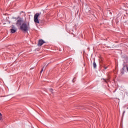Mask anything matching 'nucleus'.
I'll list each match as a JSON object with an SVG mask.
<instances>
[{
	"label": "nucleus",
	"instance_id": "11",
	"mask_svg": "<svg viewBox=\"0 0 128 128\" xmlns=\"http://www.w3.org/2000/svg\"><path fill=\"white\" fill-rule=\"evenodd\" d=\"M43 71H44V68H42V70L40 71V72H42Z\"/></svg>",
	"mask_w": 128,
	"mask_h": 128
},
{
	"label": "nucleus",
	"instance_id": "7",
	"mask_svg": "<svg viewBox=\"0 0 128 128\" xmlns=\"http://www.w3.org/2000/svg\"><path fill=\"white\" fill-rule=\"evenodd\" d=\"M104 82H106V83H108V82H110V80H108V79H107V80L104 79Z\"/></svg>",
	"mask_w": 128,
	"mask_h": 128
},
{
	"label": "nucleus",
	"instance_id": "2",
	"mask_svg": "<svg viewBox=\"0 0 128 128\" xmlns=\"http://www.w3.org/2000/svg\"><path fill=\"white\" fill-rule=\"evenodd\" d=\"M40 14H42L41 12L36 13L34 16V22L36 24H40V20H38V18L40 16Z\"/></svg>",
	"mask_w": 128,
	"mask_h": 128
},
{
	"label": "nucleus",
	"instance_id": "8",
	"mask_svg": "<svg viewBox=\"0 0 128 128\" xmlns=\"http://www.w3.org/2000/svg\"><path fill=\"white\" fill-rule=\"evenodd\" d=\"M50 92L52 93V92H54V90L52 89H50Z\"/></svg>",
	"mask_w": 128,
	"mask_h": 128
},
{
	"label": "nucleus",
	"instance_id": "12",
	"mask_svg": "<svg viewBox=\"0 0 128 128\" xmlns=\"http://www.w3.org/2000/svg\"><path fill=\"white\" fill-rule=\"evenodd\" d=\"M74 78H74V79H73V80H72L73 82H74Z\"/></svg>",
	"mask_w": 128,
	"mask_h": 128
},
{
	"label": "nucleus",
	"instance_id": "3",
	"mask_svg": "<svg viewBox=\"0 0 128 128\" xmlns=\"http://www.w3.org/2000/svg\"><path fill=\"white\" fill-rule=\"evenodd\" d=\"M22 18H20L17 20L16 24L18 26H22Z\"/></svg>",
	"mask_w": 128,
	"mask_h": 128
},
{
	"label": "nucleus",
	"instance_id": "14",
	"mask_svg": "<svg viewBox=\"0 0 128 128\" xmlns=\"http://www.w3.org/2000/svg\"><path fill=\"white\" fill-rule=\"evenodd\" d=\"M124 112H125V111H124V113H123V114H124Z\"/></svg>",
	"mask_w": 128,
	"mask_h": 128
},
{
	"label": "nucleus",
	"instance_id": "5",
	"mask_svg": "<svg viewBox=\"0 0 128 128\" xmlns=\"http://www.w3.org/2000/svg\"><path fill=\"white\" fill-rule=\"evenodd\" d=\"M44 44V42L42 40H40L38 41V46H42V44Z\"/></svg>",
	"mask_w": 128,
	"mask_h": 128
},
{
	"label": "nucleus",
	"instance_id": "10",
	"mask_svg": "<svg viewBox=\"0 0 128 128\" xmlns=\"http://www.w3.org/2000/svg\"><path fill=\"white\" fill-rule=\"evenodd\" d=\"M104 70H106V68H108V66H104Z\"/></svg>",
	"mask_w": 128,
	"mask_h": 128
},
{
	"label": "nucleus",
	"instance_id": "4",
	"mask_svg": "<svg viewBox=\"0 0 128 128\" xmlns=\"http://www.w3.org/2000/svg\"><path fill=\"white\" fill-rule=\"evenodd\" d=\"M10 32L12 34H14L16 32V28L14 26H12V29H10Z\"/></svg>",
	"mask_w": 128,
	"mask_h": 128
},
{
	"label": "nucleus",
	"instance_id": "1",
	"mask_svg": "<svg viewBox=\"0 0 128 128\" xmlns=\"http://www.w3.org/2000/svg\"><path fill=\"white\" fill-rule=\"evenodd\" d=\"M20 30L23 32H28L30 30V23L26 24V23H23L20 27Z\"/></svg>",
	"mask_w": 128,
	"mask_h": 128
},
{
	"label": "nucleus",
	"instance_id": "9",
	"mask_svg": "<svg viewBox=\"0 0 128 128\" xmlns=\"http://www.w3.org/2000/svg\"><path fill=\"white\" fill-rule=\"evenodd\" d=\"M0 120H2V114L0 113Z\"/></svg>",
	"mask_w": 128,
	"mask_h": 128
},
{
	"label": "nucleus",
	"instance_id": "6",
	"mask_svg": "<svg viewBox=\"0 0 128 128\" xmlns=\"http://www.w3.org/2000/svg\"><path fill=\"white\" fill-rule=\"evenodd\" d=\"M93 66L94 68H96V62H93Z\"/></svg>",
	"mask_w": 128,
	"mask_h": 128
},
{
	"label": "nucleus",
	"instance_id": "13",
	"mask_svg": "<svg viewBox=\"0 0 128 128\" xmlns=\"http://www.w3.org/2000/svg\"><path fill=\"white\" fill-rule=\"evenodd\" d=\"M121 74H124V72H122Z\"/></svg>",
	"mask_w": 128,
	"mask_h": 128
}]
</instances>
